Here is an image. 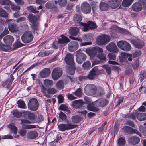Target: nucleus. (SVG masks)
<instances>
[{"label": "nucleus", "mask_w": 146, "mask_h": 146, "mask_svg": "<svg viewBox=\"0 0 146 146\" xmlns=\"http://www.w3.org/2000/svg\"><path fill=\"white\" fill-rule=\"evenodd\" d=\"M128 57V54L126 52H122L121 54L120 59L121 61H123L127 60Z\"/></svg>", "instance_id": "34"}, {"label": "nucleus", "mask_w": 146, "mask_h": 146, "mask_svg": "<svg viewBox=\"0 0 146 146\" xmlns=\"http://www.w3.org/2000/svg\"><path fill=\"white\" fill-rule=\"evenodd\" d=\"M86 55L83 53H79L76 55V61L79 64H81L83 61L86 60Z\"/></svg>", "instance_id": "15"}, {"label": "nucleus", "mask_w": 146, "mask_h": 146, "mask_svg": "<svg viewBox=\"0 0 146 146\" xmlns=\"http://www.w3.org/2000/svg\"><path fill=\"white\" fill-rule=\"evenodd\" d=\"M129 141V142L133 144H136L140 141L139 138L137 137L134 136L130 137Z\"/></svg>", "instance_id": "27"}, {"label": "nucleus", "mask_w": 146, "mask_h": 146, "mask_svg": "<svg viewBox=\"0 0 146 146\" xmlns=\"http://www.w3.org/2000/svg\"><path fill=\"white\" fill-rule=\"evenodd\" d=\"M62 70L60 68H55L53 69L52 73V77L54 80H56L62 76Z\"/></svg>", "instance_id": "9"}, {"label": "nucleus", "mask_w": 146, "mask_h": 146, "mask_svg": "<svg viewBox=\"0 0 146 146\" xmlns=\"http://www.w3.org/2000/svg\"><path fill=\"white\" fill-rule=\"evenodd\" d=\"M100 9L102 11H106L108 9V4L104 2L101 3L100 4Z\"/></svg>", "instance_id": "33"}, {"label": "nucleus", "mask_w": 146, "mask_h": 146, "mask_svg": "<svg viewBox=\"0 0 146 146\" xmlns=\"http://www.w3.org/2000/svg\"><path fill=\"white\" fill-rule=\"evenodd\" d=\"M45 7L46 8L48 9H51L55 7L53 3L51 1H49L46 3L45 5Z\"/></svg>", "instance_id": "37"}, {"label": "nucleus", "mask_w": 146, "mask_h": 146, "mask_svg": "<svg viewBox=\"0 0 146 146\" xmlns=\"http://www.w3.org/2000/svg\"><path fill=\"white\" fill-rule=\"evenodd\" d=\"M138 120L140 121H143L146 119V113H139L135 114Z\"/></svg>", "instance_id": "29"}, {"label": "nucleus", "mask_w": 146, "mask_h": 146, "mask_svg": "<svg viewBox=\"0 0 146 146\" xmlns=\"http://www.w3.org/2000/svg\"><path fill=\"white\" fill-rule=\"evenodd\" d=\"M56 87L59 89L63 88L64 87V83L63 81L62 80L58 81L56 84Z\"/></svg>", "instance_id": "40"}, {"label": "nucleus", "mask_w": 146, "mask_h": 146, "mask_svg": "<svg viewBox=\"0 0 146 146\" xmlns=\"http://www.w3.org/2000/svg\"><path fill=\"white\" fill-rule=\"evenodd\" d=\"M58 2L60 6L64 7L67 3V0H58Z\"/></svg>", "instance_id": "45"}, {"label": "nucleus", "mask_w": 146, "mask_h": 146, "mask_svg": "<svg viewBox=\"0 0 146 146\" xmlns=\"http://www.w3.org/2000/svg\"><path fill=\"white\" fill-rule=\"evenodd\" d=\"M87 109L90 111L96 112L99 111V109L96 107L92 106L90 104H89L87 106Z\"/></svg>", "instance_id": "39"}, {"label": "nucleus", "mask_w": 146, "mask_h": 146, "mask_svg": "<svg viewBox=\"0 0 146 146\" xmlns=\"http://www.w3.org/2000/svg\"><path fill=\"white\" fill-rule=\"evenodd\" d=\"M96 86L94 85L88 84L86 85L84 89V93L88 96L95 94L96 92Z\"/></svg>", "instance_id": "6"}, {"label": "nucleus", "mask_w": 146, "mask_h": 146, "mask_svg": "<svg viewBox=\"0 0 146 146\" xmlns=\"http://www.w3.org/2000/svg\"><path fill=\"white\" fill-rule=\"evenodd\" d=\"M57 90L54 88H49L47 90V92L49 94H54L57 93Z\"/></svg>", "instance_id": "44"}, {"label": "nucleus", "mask_w": 146, "mask_h": 146, "mask_svg": "<svg viewBox=\"0 0 146 146\" xmlns=\"http://www.w3.org/2000/svg\"><path fill=\"white\" fill-rule=\"evenodd\" d=\"M3 40L5 43L9 44L12 43L13 42L14 38L11 35H7L4 37Z\"/></svg>", "instance_id": "24"}, {"label": "nucleus", "mask_w": 146, "mask_h": 146, "mask_svg": "<svg viewBox=\"0 0 146 146\" xmlns=\"http://www.w3.org/2000/svg\"><path fill=\"white\" fill-rule=\"evenodd\" d=\"M111 37L110 36L105 34L99 35L96 39V43L98 45H105L110 42Z\"/></svg>", "instance_id": "3"}, {"label": "nucleus", "mask_w": 146, "mask_h": 146, "mask_svg": "<svg viewBox=\"0 0 146 146\" xmlns=\"http://www.w3.org/2000/svg\"><path fill=\"white\" fill-rule=\"evenodd\" d=\"M26 131L24 129H21L19 131V134L22 136H24L26 134Z\"/></svg>", "instance_id": "60"}, {"label": "nucleus", "mask_w": 146, "mask_h": 146, "mask_svg": "<svg viewBox=\"0 0 146 146\" xmlns=\"http://www.w3.org/2000/svg\"><path fill=\"white\" fill-rule=\"evenodd\" d=\"M134 0H123L122 5L125 7H127L129 6L132 3Z\"/></svg>", "instance_id": "31"}, {"label": "nucleus", "mask_w": 146, "mask_h": 146, "mask_svg": "<svg viewBox=\"0 0 146 146\" xmlns=\"http://www.w3.org/2000/svg\"><path fill=\"white\" fill-rule=\"evenodd\" d=\"M64 60L67 64L71 66L69 67H67V72L70 75H73L74 74L75 69L73 66L74 64L73 56L70 53L67 54Z\"/></svg>", "instance_id": "2"}, {"label": "nucleus", "mask_w": 146, "mask_h": 146, "mask_svg": "<svg viewBox=\"0 0 146 146\" xmlns=\"http://www.w3.org/2000/svg\"><path fill=\"white\" fill-rule=\"evenodd\" d=\"M86 53L91 58H94L96 55L97 57L100 60H105V56L103 54V50L102 48L98 47H95L86 49Z\"/></svg>", "instance_id": "1"}, {"label": "nucleus", "mask_w": 146, "mask_h": 146, "mask_svg": "<svg viewBox=\"0 0 146 146\" xmlns=\"http://www.w3.org/2000/svg\"><path fill=\"white\" fill-rule=\"evenodd\" d=\"M103 67L106 70L107 73L110 74L111 72L110 67L108 65H104Z\"/></svg>", "instance_id": "54"}, {"label": "nucleus", "mask_w": 146, "mask_h": 146, "mask_svg": "<svg viewBox=\"0 0 146 146\" xmlns=\"http://www.w3.org/2000/svg\"><path fill=\"white\" fill-rule=\"evenodd\" d=\"M28 116L29 118L32 119H34L35 118V115L33 113L30 112L29 113Z\"/></svg>", "instance_id": "64"}, {"label": "nucleus", "mask_w": 146, "mask_h": 146, "mask_svg": "<svg viewBox=\"0 0 146 146\" xmlns=\"http://www.w3.org/2000/svg\"><path fill=\"white\" fill-rule=\"evenodd\" d=\"M76 126L71 123L61 124L58 126L59 129L62 131L72 129L75 128Z\"/></svg>", "instance_id": "11"}, {"label": "nucleus", "mask_w": 146, "mask_h": 146, "mask_svg": "<svg viewBox=\"0 0 146 146\" xmlns=\"http://www.w3.org/2000/svg\"><path fill=\"white\" fill-rule=\"evenodd\" d=\"M58 102L59 103H61L63 102L64 98L62 95H59L58 96Z\"/></svg>", "instance_id": "61"}, {"label": "nucleus", "mask_w": 146, "mask_h": 146, "mask_svg": "<svg viewBox=\"0 0 146 146\" xmlns=\"http://www.w3.org/2000/svg\"><path fill=\"white\" fill-rule=\"evenodd\" d=\"M28 19L29 21L32 23V28L35 30H38L39 28V26L38 24L36 22L37 18L35 15L30 14H29Z\"/></svg>", "instance_id": "10"}, {"label": "nucleus", "mask_w": 146, "mask_h": 146, "mask_svg": "<svg viewBox=\"0 0 146 146\" xmlns=\"http://www.w3.org/2000/svg\"><path fill=\"white\" fill-rule=\"evenodd\" d=\"M10 49V47L9 46L0 44V50L3 51H7Z\"/></svg>", "instance_id": "36"}, {"label": "nucleus", "mask_w": 146, "mask_h": 146, "mask_svg": "<svg viewBox=\"0 0 146 146\" xmlns=\"http://www.w3.org/2000/svg\"><path fill=\"white\" fill-rule=\"evenodd\" d=\"M79 31L78 28L76 27H72L70 28L69 33L72 35L76 36L78 34Z\"/></svg>", "instance_id": "26"}, {"label": "nucleus", "mask_w": 146, "mask_h": 146, "mask_svg": "<svg viewBox=\"0 0 146 146\" xmlns=\"http://www.w3.org/2000/svg\"><path fill=\"white\" fill-rule=\"evenodd\" d=\"M95 103L97 106L102 107L106 105L108 102L105 99H100L97 100Z\"/></svg>", "instance_id": "25"}, {"label": "nucleus", "mask_w": 146, "mask_h": 146, "mask_svg": "<svg viewBox=\"0 0 146 146\" xmlns=\"http://www.w3.org/2000/svg\"><path fill=\"white\" fill-rule=\"evenodd\" d=\"M134 44L136 47L138 48H141L143 46V43L142 42H138L137 43L134 41H133Z\"/></svg>", "instance_id": "52"}, {"label": "nucleus", "mask_w": 146, "mask_h": 146, "mask_svg": "<svg viewBox=\"0 0 146 146\" xmlns=\"http://www.w3.org/2000/svg\"><path fill=\"white\" fill-rule=\"evenodd\" d=\"M91 6L88 2H84L82 3L81 5V10L85 14L90 13L91 11Z\"/></svg>", "instance_id": "12"}, {"label": "nucleus", "mask_w": 146, "mask_h": 146, "mask_svg": "<svg viewBox=\"0 0 146 146\" xmlns=\"http://www.w3.org/2000/svg\"><path fill=\"white\" fill-rule=\"evenodd\" d=\"M82 101L80 100H76L73 102V104L76 106L81 105L82 104Z\"/></svg>", "instance_id": "63"}, {"label": "nucleus", "mask_w": 146, "mask_h": 146, "mask_svg": "<svg viewBox=\"0 0 146 146\" xmlns=\"http://www.w3.org/2000/svg\"><path fill=\"white\" fill-rule=\"evenodd\" d=\"M146 76V74L144 71L141 72L140 77V81L141 82L144 79Z\"/></svg>", "instance_id": "56"}, {"label": "nucleus", "mask_w": 146, "mask_h": 146, "mask_svg": "<svg viewBox=\"0 0 146 146\" xmlns=\"http://www.w3.org/2000/svg\"><path fill=\"white\" fill-rule=\"evenodd\" d=\"M28 109L31 111H36L38 107V102L36 99L33 98L30 99L28 103Z\"/></svg>", "instance_id": "5"}, {"label": "nucleus", "mask_w": 146, "mask_h": 146, "mask_svg": "<svg viewBox=\"0 0 146 146\" xmlns=\"http://www.w3.org/2000/svg\"><path fill=\"white\" fill-rule=\"evenodd\" d=\"M83 68L85 70H88L91 68V63L89 61H86L82 65Z\"/></svg>", "instance_id": "35"}, {"label": "nucleus", "mask_w": 146, "mask_h": 146, "mask_svg": "<svg viewBox=\"0 0 146 146\" xmlns=\"http://www.w3.org/2000/svg\"><path fill=\"white\" fill-rule=\"evenodd\" d=\"M44 84L47 87L52 86L53 84V81L51 80L45 79L44 81Z\"/></svg>", "instance_id": "32"}, {"label": "nucleus", "mask_w": 146, "mask_h": 146, "mask_svg": "<svg viewBox=\"0 0 146 146\" xmlns=\"http://www.w3.org/2000/svg\"><path fill=\"white\" fill-rule=\"evenodd\" d=\"M19 107L21 108H25V104L24 102L21 100H19L17 102Z\"/></svg>", "instance_id": "38"}, {"label": "nucleus", "mask_w": 146, "mask_h": 146, "mask_svg": "<svg viewBox=\"0 0 146 146\" xmlns=\"http://www.w3.org/2000/svg\"><path fill=\"white\" fill-rule=\"evenodd\" d=\"M72 121L74 123H78L80 121V118L78 116L72 117Z\"/></svg>", "instance_id": "50"}, {"label": "nucleus", "mask_w": 146, "mask_h": 146, "mask_svg": "<svg viewBox=\"0 0 146 146\" xmlns=\"http://www.w3.org/2000/svg\"><path fill=\"white\" fill-rule=\"evenodd\" d=\"M122 0H111L109 2L110 7L112 9L117 8Z\"/></svg>", "instance_id": "17"}, {"label": "nucleus", "mask_w": 146, "mask_h": 146, "mask_svg": "<svg viewBox=\"0 0 146 146\" xmlns=\"http://www.w3.org/2000/svg\"><path fill=\"white\" fill-rule=\"evenodd\" d=\"M108 58L110 60H115L116 59V56L113 53H110L108 55Z\"/></svg>", "instance_id": "42"}, {"label": "nucleus", "mask_w": 146, "mask_h": 146, "mask_svg": "<svg viewBox=\"0 0 146 146\" xmlns=\"http://www.w3.org/2000/svg\"><path fill=\"white\" fill-rule=\"evenodd\" d=\"M27 135L28 138L31 139H34L38 136V134L35 131H28L27 133Z\"/></svg>", "instance_id": "23"}, {"label": "nucleus", "mask_w": 146, "mask_h": 146, "mask_svg": "<svg viewBox=\"0 0 146 146\" xmlns=\"http://www.w3.org/2000/svg\"><path fill=\"white\" fill-rule=\"evenodd\" d=\"M23 46V45L20 42L17 41L15 42L14 44V47L15 48H18L20 47H22Z\"/></svg>", "instance_id": "53"}, {"label": "nucleus", "mask_w": 146, "mask_h": 146, "mask_svg": "<svg viewBox=\"0 0 146 146\" xmlns=\"http://www.w3.org/2000/svg\"><path fill=\"white\" fill-rule=\"evenodd\" d=\"M33 38V35L32 32L30 31H25L21 36L22 42L25 43L31 42Z\"/></svg>", "instance_id": "4"}, {"label": "nucleus", "mask_w": 146, "mask_h": 146, "mask_svg": "<svg viewBox=\"0 0 146 146\" xmlns=\"http://www.w3.org/2000/svg\"><path fill=\"white\" fill-rule=\"evenodd\" d=\"M131 8L135 12L140 11L143 9L142 5L139 3H135L133 4Z\"/></svg>", "instance_id": "22"}, {"label": "nucleus", "mask_w": 146, "mask_h": 146, "mask_svg": "<svg viewBox=\"0 0 146 146\" xmlns=\"http://www.w3.org/2000/svg\"><path fill=\"white\" fill-rule=\"evenodd\" d=\"M82 93V90L80 88L78 89L74 92L75 95L79 97H80L81 96Z\"/></svg>", "instance_id": "46"}, {"label": "nucleus", "mask_w": 146, "mask_h": 146, "mask_svg": "<svg viewBox=\"0 0 146 146\" xmlns=\"http://www.w3.org/2000/svg\"><path fill=\"white\" fill-rule=\"evenodd\" d=\"M59 109L60 110L66 111L67 109V107L66 106L63 104H62L60 105L59 108Z\"/></svg>", "instance_id": "59"}, {"label": "nucleus", "mask_w": 146, "mask_h": 146, "mask_svg": "<svg viewBox=\"0 0 146 146\" xmlns=\"http://www.w3.org/2000/svg\"><path fill=\"white\" fill-rule=\"evenodd\" d=\"M125 141L122 137H120L118 139V143L119 145L122 146L125 144Z\"/></svg>", "instance_id": "47"}, {"label": "nucleus", "mask_w": 146, "mask_h": 146, "mask_svg": "<svg viewBox=\"0 0 146 146\" xmlns=\"http://www.w3.org/2000/svg\"><path fill=\"white\" fill-rule=\"evenodd\" d=\"M106 48L109 51H113L115 52H117L118 51L117 46L113 43H110L107 45Z\"/></svg>", "instance_id": "21"}, {"label": "nucleus", "mask_w": 146, "mask_h": 146, "mask_svg": "<svg viewBox=\"0 0 146 146\" xmlns=\"http://www.w3.org/2000/svg\"><path fill=\"white\" fill-rule=\"evenodd\" d=\"M98 68L96 67H94L90 71V73L88 76V78L90 80L94 79L96 76L98 72Z\"/></svg>", "instance_id": "18"}, {"label": "nucleus", "mask_w": 146, "mask_h": 146, "mask_svg": "<svg viewBox=\"0 0 146 146\" xmlns=\"http://www.w3.org/2000/svg\"><path fill=\"white\" fill-rule=\"evenodd\" d=\"M87 25L88 29L86 30L87 31L89 28L90 29H96L97 27V26L96 24L93 22L89 21L87 23H85Z\"/></svg>", "instance_id": "30"}, {"label": "nucleus", "mask_w": 146, "mask_h": 146, "mask_svg": "<svg viewBox=\"0 0 146 146\" xmlns=\"http://www.w3.org/2000/svg\"><path fill=\"white\" fill-rule=\"evenodd\" d=\"M13 115L15 117L17 118L20 117L22 115V113L17 110H14L12 112Z\"/></svg>", "instance_id": "41"}, {"label": "nucleus", "mask_w": 146, "mask_h": 146, "mask_svg": "<svg viewBox=\"0 0 146 146\" xmlns=\"http://www.w3.org/2000/svg\"><path fill=\"white\" fill-rule=\"evenodd\" d=\"M28 9L29 11H31L35 13L38 12L36 10V8L32 6H29L28 7Z\"/></svg>", "instance_id": "57"}, {"label": "nucleus", "mask_w": 146, "mask_h": 146, "mask_svg": "<svg viewBox=\"0 0 146 146\" xmlns=\"http://www.w3.org/2000/svg\"><path fill=\"white\" fill-rule=\"evenodd\" d=\"M117 45L121 49L125 51L130 50L131 47L130 44L127 42L124 41H120L117 43Z\"/></svg>", "instance_id": "8"}, {"label": "nucleus", "mask_w": 146, "mask_h": 146, "mask_svg": "<svg viewBox=\"0 0 146 146\" xmlns=\"http://www.w3.org/2000/svg\"><path fill=\"white\" fill-rule=\"evenodd\" d=\"M9 22L8 26L9 30L12 32H17L19 31V29L16 25V24H13V20H8Z\"/></svg>", "instance_id": "13"}, {"label": "nucleus", "mask_w": 146, "mask_h": 146, "mask_svg": "<svg viewBox=\"0 0 146 146\" xmlns=\"http://www.w3.org/2000/svg\"><path fill=\"white\" fill-rule=\"evenodd\" d=\"M78 44L76 41H72L70 42L68 45V49L71 52H74L78 48Z\"/></svg>", "instance_id": "14"}, {"label": "nucleus", "mask_w": 146, "mask_h": 146, "mask_svg": "<svg viewBox=\"0 0 146 146\" xmlns=\"http://www.w3.org/2000/svg\"><path fill=\"white\" fill-rule=\"evenodd\" d=\"M8 127L10 129L11 132L13 134L17 133L18 129L13 124H10L8 125Z\"/></svg>", "instance_id": "28"}, {"label": "nucleus", "mask_w": 146, "mask_h": 146, "mask_svg": "<svg viewBox=\"0 0 146 146\" xmlns=\"http://www.w3.org/2000/svg\"><path fill=\"white\" fill-rule=\"evenodd\" d=\"M61 38L59 39L58 40L59 44L61 45H64L70 42V40L68 37L63 35H61Z\"/></svg>", "instance_id": "19"}, {"label": "nucleus", "mask_w": 146, "mask_h": 146, "mask_svg": "<svg viewBox=\"0 0 146 146\" xmlns=\"http://www.w3.org/2000/svg\"><path fill=\"white\" fill-rule=\"evenodd\" d=\"M0 15L3 17H7L8 14L4 10L0 9Z\"/></svg>", "instance_id": "51"}, {"label": "nucleus", "mask_w": 146, "mask_h": 146, "mask_svg": "<svg viewBox=\"0 0 146 146\" xmlns=\"http://www.w3.org/2000/svg\"><path fill=\"white\" fill-rule=\"evenodd\" d=\"M11 8L13 10H14L16 11H19L20 9V7L19 6H17L14 5H11Z\"/></svg>", "instance_id": "58"}, {"label": "nucleus", "mask_w": 146, "mask_h": 146, "mask_svg": "<svg viewBox=\"0 0 146 146\" xmlns=\"http://www.w3.org/2000/svg\"><path fill=\"white\" fill-rule=\"evenodd\" d=\"M126 128L127 129L129 130L132 133H135L138 135L140 134L139 133L137 130L134 129L130 127L127 126L126 127Z\"/></svg>", "instance_id": "55"}, {"label": "nucleus", "mask_w": 146, "mask_h": 146, "mask_svg": "<svg viewBox=\"0 0 146 146\" xmlns=\"http://www.w3.org/2000/svg\"><path fill=\"white\" fill-rule=\"evenodd\" d=\"M144 126H141L139 127V129L141 132L145 134L146 133V123L144 124Z\"/></svg>", "instance_id": "48"}, {"label": "nucleus", "mask_w": 146, "mask_h": 146, "mask_svg": "<svg viewBox=\"0 0 146 146\" xmlns=\"http://www.w3.org/2000/svg\"><path fill=\"white\" fill-rule=\"evenodd\" d=\"M68 98L70 100H72L76 98V97L74 96L72 94H68Z\"/></svg>", "instance_id": "62"}, {"label": "nucleus", "mask_w": 146, "mask_h": 146, "mask_svg": "<svg viewBox=\"0 0 146 146\" xmlns=\"http://www.w3.org/2000/svg\"><path fill=\"white\" fill-rule=\"evenodd\" d=\"M51 70L49 68H45L42 70L40 72L41 77L44 78L48 77L50 74Z\"/></svg>", "instance_id": "20"}, {"label": "nucleus", "mask_w": 146, "mask_h": 146, "mask_svg": "<svg viewBox=\"0 0 146 146\" xmlns=\"http://www.w3.org/2000/svg\"><path fill=\"white\" fill-rule=\"evenodd\" d=\"M19 121L20 120V123L23 124V128L26 129L34 128H35V125H26L25 124H30L31 123L30 121L27 120H20L19 119Z\"/></svg>", "instance_id": "16"}, {"label": "nucleus", "mask_w": 146, "mask_h": 146, "mask_svg": "<svg viewBox=\"0 0 146 146\" xmlns=\"http://www.w3.org/2000/svg\"><path fill=\"white\" fill-rule=\"evenodd\" d=\"M59 117L63 121H65L66 120L67 116L66 114L63 112H61L59 113Z\"/></svg>", "instance_id": "43"}, {"label": "nucleus", "mask_w": 146, "mask_h": 146, "mask_svg": "<svg viewBox=\"0 0 146 146\" xmlns=\"http://www.w3.org/2000/svg\"><path fill=\"white\" fill-rule=\"evenodd\" d=\"M41 91L44 94V95L47 97H50V96L47 94L46 93V88L43 86H42V88H41Z\"/></svg>", "instance_id": "49"}, {"label": "nucleus", "mask_w": 146, "mask_h": 146, "mask_svg": "<svg viewBox=\"0 0 146 146\" xmlns=\"http://www.w3.org/2000/svg\"><path fill=\"white\" fill-rule=\"evenodd\" d=\"M82 18V17L81 15H79L75 14L74 15L73 20L76 23H78L81 26L82 30L83 31H86L88 29L87 25L86 24L80 22Z\"/></svg>", "instance_id": "7"}]
</instances>
